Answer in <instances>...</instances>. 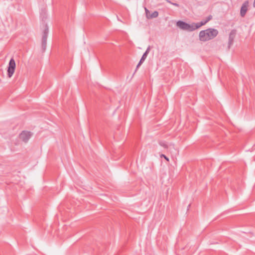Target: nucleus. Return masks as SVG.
<instances>
[{
  "mask_svg": "<svg viewBox=\"0 0 255 255\" xmlns=\"http://www.w3.org/2000/svg\"><path fill=\"white\" fill-rule=\"evenodd\" d=\"M217 29L209 28L206 30H202L199 32V39L201 41L205 42L214 39L218 34Z\"/></svg>",
  "mask_w": 255,
  "mask_h": 255,
  "instance_id": "1",
  "label": "nucleus"
},
{
  "mask_svg": "<svg viewBox=\"0 0 255 255\" xmlns=\"http://www.w3.org/2000/svg\"><path fill=\"white\" fill-rule=\"evenodd\" d=\"M48 33V27L47 24L44 25V29L43 32L41 41V47L43 51H44L46 47V40Z\"/></svg>",
  "mask_w": 255,
  "mask_h": 255,
  "instance_id": "2",
  "label": "nucleus"
},
{
  "mask_svg": "<svg viewBox=\"0 0 255 255\" xmlns=\"http://www.w3.org/2000/svg\"><path fill=\"white\" fill-rule=\"evenodd\" d=\"M33 135L32 132L27 130H23L19 135V138L25 143L27 142L28 140Z\"/></svg>",
  "mask_w": 255,
  "mask_h": 255,
  "instance_id": "3",
  "label": "nucleus"
},
{
  "mask_svg": "<svg viewBox=\"0 0 255 255\" xmlns=\"http://www.w3.org/2000/svg\"><path fill=\"white\" fill-rule=\"evenodd\" d=\"M15 69V62L13 58H11L7 68V75L9 78H10L13 74Z\"/></svg>",
  "mask_w": 255,
  "mask_h": 255,
  "instance_id": "4",
  "label": "nucleus"
},
{
  "mask_svg": "<svg viewBox=\"0 0 255 255\" xmlns=\"http://www.w3.org/2000/svg\"><path fill=\"white\" fill-rule=\"evenodd\" d=\"M177 26L184 30L192 31L191 24L187 23L184 21L179 20L177 22Z\"/></svg>",
  "mask_w": 255,
  "mask_h": 255,
  "instance_id": "5",
  "label": "nucleus"
},
{
  "mask_svg": "<svg viewBox=\"0 0 255 255\" xmlns=\"http://www.w3.org/2000/svg\"><path fill=\"white\" fill-rule=\"evenodd\" d=\"M237 34V30L236 29H232L229 36V40H228V49L229 50L233 45L235 38L236 37Z\"/></svg>",
  "mask_w": 255,
  "mask_h": 255,
  "instance_id": "6",
  "label": "nucleus"
},
{
  "mask_svg": "<svg viewBox=\"0 0 255 255\" xmlns=\"http://www.w3.org/2000/svg\"><path fill=\"white\" fill-rule=\"evenodd\" d=\"M249 3V2L248 0L245 1L243 3V4L241 6V10H240V15H241V17H245V16L247 13V11L248 10Z\"/></svg>",
  "mask_w": 255,
  "mask_h": 255,
  "instance_id": "7",
  "label": "nucleus"
},
{
  "mask_svg": "<svg viewBox=\"0 0 255 255\" xmlns=\"http://www.w3.org/2000/svg\"><path fill=\"white\" fill-rule=\"evenodd\" d=\"M150 49V46H148L147 47V48L146 49L145 52L142 55L139 63L137 65L135 72H136L137 69L138 68V67L142 64V63L144 61V60L146 58L147 56L148 53L149 52Z\"/></svg>",
  "mask_w": 255,
  "mask_h": 255,
  "instance_id": "8",
  "label": "nucleus"
},
{
  "mask_svg": "<svg viewBox=\"0 0 255 255\" xmlns=\"http://www.w3.org/2000/svg\"><path fill=\"white\" fill-rule=\"evenodd\" d=\"M202 25H201L200 23V22H198V23H192L191 24V29H192V31H194L199 28H200Z\"/></svg>",
  "mask_w": 255,
  "mask_h": 255,
  "instance_id": "9",
  "label": "nucleus"
},
{
  "mask_svg": "<svg viewBox=\"0 0 255 255\" xmlns=\"http://www.w3.org/2000/svg\"><path fill=\"white\" fill-rule=\"evenodd\" d=\"M158 16V12L157 11H154L151 14H149V16H147L148 19H151L153 18H156Z\"/></svg>",
  "mask_w": 255,
  "mask_h": 255,
  "instance_id": "10",
  "label": "nucleus"
},
{
  "mask_svg": "<svg viewBox=\"0 0 255 255\" xmlns=\"http://www.w3.org/2000/svg\"><path fill=\"white\" fill-rule=\"evenodd\" d=\"M159 145L164 148H167L168 146L165 141L160 140L158 141Z\"/></svg>",
  "mask_w": 255,
  "mask_h": 255,
  "instance_id": "11",
  "label": "nucleus"
},
{
  "mask_svg": "<svg viewBox=\"0 0 255 255\" xmlns=\"http://www.w3.org/2000/svg\"><path fill=\"white\" fill-rule=\"evenodd\" d=\"M166 1L167 2H168V3H170V4H172V5H175V6H177V7H179V4H178L177 3L172 2H171L170 0H166Z\"/></svg>",
  "mask_w": 255,
  "mask_h": 255,
  "instance_id": "12",
  "label": "nucleus"
},
{
  "mask_svg": "<svg viewBox=\"0 0 255 255\" xmlns=\"http://www.w3.org/2000/svg\"><path fill=\"white\" fill-rule=\"evenodd\" d=\"M145 12L146 17L147 18V16H149V14H150V11L148 9H147L146 7H145Z\"/></svg>",
  "mask_w": 255,
  "mask_h": 255,
  "instance_id": "13",
  "label": "nucleus"
},
{
  "mask_svg": "<svg viewBox=\"0 0 255 255\" xmlns=\"http://www.w3.org/2000/svg\"><path fill=\"white\" fill-rule=\"evenodd\" d=\"M160 157H163L167 161H169V158L166 156L164 154H161L160 155Z\"/></svg>",
  "mask_w": 255,
  "mask_h": 255,
  "instance_id": "14",
  "label": "nucleus"
},
{
  "mask_svg": "<svg viewBox=\"0 0 255 255\" xmlns=\"http://www.w3.org/2000/svg\"><path fill=\"white\" fill-rule=\"evenodd\" d=\"M212 18V16L211 15H209L207 17H206V19L209 21Z\"/></svg>",
  "mask_w": 255,
  "mask_h": 255,
  "instance_id": "15",
  "label": "nucleus"
},
{
  "mask_svg": "<svg viewBox=\"0 0 255 255\" xmlns=\"http://www.w3.org/2000/svg\"><path fill=\"white\" fill-rule=\"evenodd\" d=\"M201 25L202 26V25H204L206 24V23L205 22L204 20H202L200 22Z\"/></svg>",
  "mask_w": 255,
  "mask_h": 255,
  "instance_id": "16",
  "label": "nucleus"
},
{
  "mask_svg": "<svg viewBox=\"0 0 255 255\" xmlns=\"http://www.w3.org/2000/svg\"><path fill=\"white\" fill-rule=\"evenodd\" d=\"M204 20V21H205V22L206 23H207V22H208V21L206 19H205V20Z\"/></svg>",
  "mask_w": 255,
  "mask_h": 255,
  "instance_id": "17",
  "label": "nucleus"
},
{
  "mask_svg": "<svg viewBox=\"0 0 255 255\" xmlns=\"http://www.w3.org/2000/svg\"><path fill=\"white\" fill-rule=\"evenodd\" d=\"M253 6L254 7H255V0H254V3H253Z\"/></svg>",
  "mask_w": 255,
  "mask_h": 255,
  "instance_id": "18",
  "label": "nucleus"
}]
</instances>
